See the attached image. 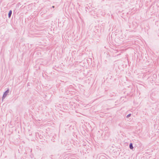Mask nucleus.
Returning a JSON list of instances; mask_svg holds the SVG:
<instances>
[{
  "mask_svg": "<svg viewBox=\"0 0 159 159\" xmlns=\"http://www.w3.org/2000/svg\"><path fill=\"white\" fill-rule=\"evenodd\" d=\"M9 89H7L6 91H5V92L3 94V96L2 98V100H3L6 97V96L7 95V94L9 93Z\"/></svg>",
  "mask_w": 159,
  "mask_h": 159,
  "instance_id": "1",
  "label": "nucleus"
},
{
  "mask_svg": "<svg viewBox=\"0 0 159 159\" xmlns=\"http://www.w3.org/2000/svg\"><path fill=\"white\" fill-rule=\"evenodd\" d=\"M12 11L11 10H10L9 11V13H8V17L9 18H10V17L11 16V14H12Z\"/></svg>",
  "mask_w": 159,
  "mask_h": 159,
  "instance_id": "2",
  "label": "nucleus"
},
{
  "mask_svg": "<svg viewBox=\"0 0 159 159\" xmlns=\"http://www.w3.org/2000/svg\"><path fill=\"white\" fill-rule=\"evenodd\" d=\"M129 148L131 149H132L133 148V144L132 143H130L129 145Z\"/></svg>",
  "mask_w": 159,
  "mask_h": 159,
  "instance_id": "3",
  "label": "nucleus"
},
{
  "mask_svg": "<svg viewBox=\"0 0 159 159\" xmlns=\"http://www.w3.org/2000/svg\"><path fill=\"white\" fill-rule=\"evenodd\" d=\"M131 115V114H129L127 116H126V117L127 118H128Z\"/></svg>",
  "mask_w": 159,
  "mask_h": 159,
  "instance_id": "4",
  "label": "nucleus"
},
{
  "mask_svg": "<svg viewBox=\"0 0 159 159\" xmlns=\"http://www.w3.org/2000/svg\"><path fill=\"white\" fill-rule=\"evenodd\" d=\"M54 7H55V6H53L52 7V8H54Z\"/></svg>",
  "mask_w": 159,
  "mask_h": 159,
  "instance_id": "5",
  "label": "nucleus"
}]
</instances>
